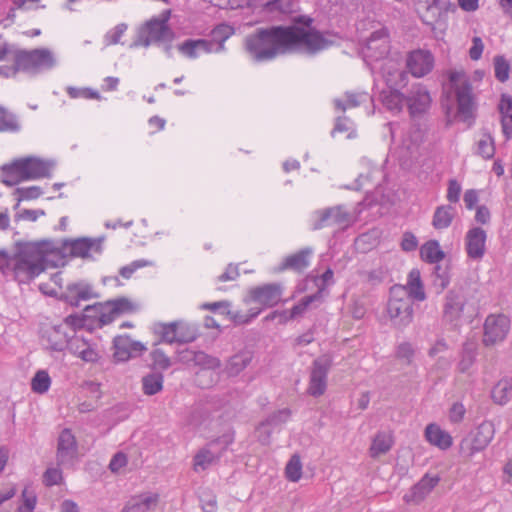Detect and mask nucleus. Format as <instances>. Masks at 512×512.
<instances>
[{"label": "nucleus", "mask_w": 512, "mask_h": 512, "mask_svg": "<svg viewBox=\"0 0 512 512\" xmlns=\"http://www.w3.org/2000/svg\"><path fill=\"white\" fill-rule=\"evenodd\" d=\"M439 481L440 478L438 476H429L426 474L410 489L409 493L405 494V501L414 503L421 502Z\"/></svg>", "instance_id": "obj_27"}, {"label": "nucleus", "mask_w": 512, "mask_h": 512, "mask_svg": "<svg viewBox=\"0 0 512 512\" xmlns=\"http://www.w3.org/2000/svg\"><path fill=\"white\" fill-rule=\"evenodd\" d=\"M84 321L85 319L83 316L71 314L64 319L62 324H64L66 330L69 328L72 335H76V329L82 328L84 326Z\"/></svg>", "instance_id": "obj_60"}, {"label": "nucleus", "mask_w": 512, "mask_h": 512, "mask_svg": "<svg viewBox=\"0 0 512 512\" xmlns=\"http://www.w3.org/2000/svg\"><path fill=\"white\" fill-rule=\"evenodd\" d=\"M312 19L297 16L292 25L258 28L245 38V50L255 62H268L280 55L300 53L315 56L333 45V40L311 27Z\"/></svg>", "instance_id": "obj_1"}, {"label": "nucleus", "mask_w": 512, "mask_h": 512, "mask_svg": "<svg viewBox=\"0 0 512 512\" xmlns=\"http://www.w3.org/2000/svg\"><path fill=\"white\" fill-rule=\"evenodd\" d=\"M77 445L74 435L68 429H64L58 438L57 459L60 463L73 459Z\"/></svg>", "instance_id": "obj_30"}, {"label": "nucleus", "mask_w": 512, "mask_h": 512, "mask_svg": "<svg viewBox=\"0 0 512 512\" xmlns=\"http://www.w3.org/2000/svg\"><path fill=\"white\" fill-rule=\"evenodd\" d=\"M17 166V160L13 161L10 164H5L2 166V183L12 187L20 182L24 181V178H22V174L20 171L15 168Z\"/></svg>", "instance_id": "obj_40"}, {"label": "nucleus", "mask_w": 512, "mask_h": 512, "mask_svg": "<svg viewBox=\"0 0 512 512\" xmlns=\"http://www.w3.org/2000/svg\"><path fill=\"white\" fill-rule=\"evenodd\" d=\"M159 496L156 493H142L131 497L121 512H150L156 508Z\"/></svg>", "instance_id": "obj_26"}, {"label": "nucleus", "mask_w": 512, "mask_h": 512, "mask_svg": "<svg viewBox=\"0 0 512 512\" xmlns=\"http://www.w3.org/2000/svg\"><path fill=\"white\" fill-rule=\"evenodd\" d=\"M16 63L22 72L38 74L56 66L53 53L47 48L16 51Z\"/></svg>", "instance_id": "obj_5"}, {"label": "nucleus", "mask_w": 512, "mask_h": 512, "mask_svg": "<svg viewBox=\"0 0 512 512\" xmlns=\"http://www.w3.org/2000/svg\"><path fill=\"white\" fill-rule=\"evenodd\" d=\"M177 322L159 324L161 340L168 344L178 343Z\"/></svg>", "instance_id": "obj_50"}, {"label": "nucleus", "mask_w": 512, "mask_h": 512, "mask_svg": "<svg viewBox=\"0 0 512 512\" xmlns=\"http://www.w3.org/2000/svg\"><path fill=\"white\" fill-rule=\"evenodd\" d=\"M62 480V472L58 468H48L43 474V483L47 487L58 485Z\"/></svg>", "instance_id": "obj_61"}, {"label": "nucleus", "mask_w": 512, "mask_h": 512, "mask_svg": "<svg viewBox=\"0 0 512 512\" xmlns=\"http://www.w3.org/2000/svg\"><path fill=\"white\" fill-rule=\"evenodd\" d=\"M43 215H45V212L42 209H37V210L22 209V210L17 211V213L14 216V220L15 221L27 220V221L35 222L40 216H43Z\"/></svg>", "instance_id": "obj_59"}, {"label": "nucleus", "mask_w": 512, "mask_h": 512, "mask_svg": "<svg viewBox=\"0 0 512 512\" xmlns=\"http://www.w3.org/2000/svg\"><path fill=\"white\" fill-rule=\"evenodd\" d=\"M290 410L288 408L281 409L277 412L272 413L269 415L264 422L261 423L262 426L264 425H270V426H279L285 422L290 417Z\"/></svg>", "instance_id": "obj_56"}, {"label": "nucleus", "mask_w": 512, "mask_h": 512, "mask_svg": "<svg viewBox=\"0 0 512 512\" xmlns=\"http://www.w3.org/2000/svg\"><path fill=\"white\" fill-rule=\"evenodd\" d=\"M114 358L117 361H127L141 356L146 347L139 341L132 340L128 335L116 336L113 340Z\"/></svg>", "instance_id": "obj_19"}, {"label": "nucleus", "mask_w": 512, "mask_h": 512, "mask_svg": "<svg viewBox=\"0 0 512 512\" xmlns=\"http://www.w3.org/2000/svg\"><path fill=\"white\" fill-rule=\"evenodd\" d=\"M198 54L200 53H219L224 51L225 47L221 44H215L210 39H194Z\"/></svg>", "instance_id": "obj_53"}, {"label": "nucleus", "mask_w": 512, "mask_h": 512, "mask_svg": "<svg viewBox=\"0 0 512 512\" xmlns=\"http://www.w3.org/2000/svg\"><path fill=\"white\" fill-rule=\"evenodd\" d=\"M89 343L90 341L82 337L72 335L66 349H68L71 354L79 357L82 354V350H84Z\"/></svg>", "instance_id": "obj_57"}, {"label": "nucleus", "mask_w": 512, "mask_h": 512, "mask_svg": "<svg viewBox=\"0 0 512 512\" xmlns=\"http://www.w3.org/2000/svg\"><path fill=\"white\" fill-rule=\"evenodd\" d=\"M422 259L427 263H439L444 257L445 253L441 250L439 243L436 240H431L425 243L420 250Z\"/></svg>", "instance_id": "obj_38"}, {"label": "nucleus", "mask_w": 512, "mask_h": 512, "mask_svg": "<svg viewBox=\"0 0 512 512\" xmlns=\"http://www.w3.org/2000/svg\"><path fill=\"white\" fill-rule=\"evenodd\" d=\"M389 50L388 33L385 29H379L370 35L363 53L365 58L378 61L386 57Z\"/></svg>", "instance_id": "obj_18"}, {"label": "nucleus", "mask_w": 512, "mask_h": 512, "mask_svg": "<svg viewBox=\"0 0 512 512\" xmlns=\"http://www.w3.org/2000/svg\"><path fill=\"white\" fill-rule=\"evenodd\" d=\"M427 441L441 450H446L452 445L451 435L442 430L437 424H429L425 429Z\"/></svg>", "instance_id": "obj_31"}, {"label": "nucleus", "mask_w": 512, "mask_h": 512, "mask_svg": "<svg viewBox=\"0 0 512 512\" xmlns=\"http://www.w3.org/2000/svg\"><path fill=\"white\" fill-rule=\"evenodd\" d=\"M13 194L17 196V202L13 208L18 210L21 201L37 199L43 194V191L39 186L18 187Z\"/></svg>", "instance_id": "obj_43"}, {"label": "nucleus", "mask_w": 512, "mask_h": 512, "mask_svg": "<svg viewBox=\"0 0 512 512\" xmlns=\"http://www.w3.org/2000/svg\"><path fill=\"white\" fill-rule=\"evenodd\" d=\"M456 215V210L451 205H441L438 206L433 214L432 225L437 230H443L448 228L454 217Z\"/></svg>", "instance_id": "obj_32"}, {"label": "nucleus", "mask_w": 512, "mask_h": 512, "mask_svg": "<svg viewBox=\"0 0 512 512\" xmlns=\"http://www.w3.org/2000/svg\"><path fill=\"white\" fill-rule=\"evenodd\" d=\"M126 30L127 25L125 23H120L117 26H115L114 29L109 31L105 36L107 43L118 44Z\"/></svg>", "instance_id": "obj_63"}, {"label": "nucleus", "mask_w": 512, "mask_h": 512, "mask_svg": "<svg viewBox=\"0 0 512 512\" xmlns=\"http://www.w3.org/2000/svg\"><path fill=\"white\" fill-rule=\"evenodd\" d=\"M286 478L291 482H297L302 475V463L298 455H293L285 468Z\"/></svg>", "instance_id": "obj_47"}, {"label": "nucleus", "mask_w": 512, "mask_h": 512, "mask_svg": "<svg viewBox=\"0 0 512 512\" xmlns=\"http://www.w3.org/2000/svg\"><path fill=\"white\" fill-rule=\"evenodd\" d=\"M495 147L493 139L490 135L485 134L477 142V154L485 159H490L494 156Z\"/></svg>", "instance_id": "obj_51"}, {"label": "nucleus", "mask_w": 512, "mask_h": 512, "mask_svg": "<svg viewBox=\"0 0 512 512\" xmlns=\"http://www.w3.org/2000/svg\"><path fill=\"white\" fill-rule=\"evenodd\" d=\"M281 296L282 286L278 283L265 284L250 290L252 301L265 307H273L278 304Z\"/></svg>", "instance_id": "obj_21"}, {"label": "nucleus", "mask_w": 512, "mask_h": 512, "mask_svg": "<svg viewBox=\"0 0 512 512\" xmlns=\"http://www.w3.org/2000/svg\"><path fill=\"white\" fill-rule=\"evenodd\" d=\"M72 335L65 329L64 324L53 325L44 333L48 347L53 351H63L69 345Z\"/></svg>", "instance_id": "obj_28"}, {"label": "nucleus", "mask_w": 512, "mask_h": 512, "mask_svg": "<svg viewBox=\"0 0 512 512\" xmlns=\"http://www.w3.org/2000/svg\"><path fill=\"white\" fill-rule=\"evenodd\" d=\"M152 265H153L152 261L145 260V259H138V260L131 262L129 265L121 267L119 270V274L123 278L129 279L136 270L143 268V267L152 266Z\"/></svg>", "instance_id": "obj_55"}, {"label": "nucleus", "mask_w": 512, "mask_h": 512, "mask_svg": "<svg viewBox=\"0 0 512 512\" xmlns=\"http://www.w3.org/2000/svg\"><path fill=\"white\" fill-rule=\"evenodd\" d=\"M431 96L425 86L416 84L411 87L405 98L411 116H421L428 111L431 105Z\"/></svg>", "instance_id": "obj_16"}, {"label": "nucleus", "mask_w": 512, "mask_h": 512, "mask_svg": "<svg viewBox=\"0 0 512 512\" xmlns=\"http://www.w3.org/2000/svg\"><path fill=\"white\" fill-rule=\"evenodd\" d=\"M97 312L100 326L112 323L118 316L135 311V305L126 297L109 300L104 304L98 303L92 307Z\"/></svg>", "instance_id": "obj_10"}, {"label": "nucleus", "mask_w": 512, "mask_h": 512, "mask_svg": "<svg viewBox=\"0 0 512 512\" xmlns=\"http://www.w3.org/2000/svg\"><path fill=\"white\" fill-rule=\"evenodd\" d=\"M393 445V439L389 434L384 432H378L373 438L371 447H370V456L372 458H377L380 455L387 453Z\"/></svg>", "instance_id": "obj_37"}, {"label": "nucleus", "mask_w": 512, "mask_h": 512, "mask_svg": "<svg viewBox=\"0 0 512 512\" xmlns=\"http://www.w3.org/2000/svg\"><path fill=\"white\" fill-rule=\"evenodd\" d=\"M193 364L205 369H218L221 367V362L218 358L210 356L203 351H196Z\"/></svg>", "instance_id": "obj_49"}, {"label": "nucleus", "mask_w": 512, "mask_h": 512, "mask_svg": "<svg viewBox=\"0 0 512 512\" xmlns=\"http://www.w3.org/2000/svg\"><path fill=\"white\" fill-rule=\"evenodd\" d=\"M450 5V0H417V12L424 23L433 24Z\"/></svg>", "instance_id": "obj_22"}, {"label": "nucleus", "mask_w": 512, "mask_h": 512, "mask_svg": "<svg viewBox=\"0 0 512 512\" xmlns=\"http://www.w3.org/2000/svg\"><path fill=\"white\" fill-rule=\"evenodd\" d=\"M17 168L24 180H35L51 177L52 163L36 157L17 159Z\"/></svg>", "instance_id": "obj_13"}, {"label": "nucleus", "mask_w": 512, "mask_h": 512, "mask_svg": "<svg viewBox=\"0 0 512 512\" xmlns=\"http://www.w3.org/2000/svg\"><path fill=\"white\" fill-rule=\"evenodd\" d=\"M104 237L98 238H77L71 240H65L63 242L61 252L64 256L89 258L90 253L94 252L97 254L102 253V244Z\"/></svg>", "instance_id": "obj_11"}, {"label": "nucleus", "mask_w": 512, "mask_h": 512, "mask_svg": "<svg viewBox=\"0 0 512 512\" xmlns=\"http://www.w3.org/2000/svg\"><path fill=\"white\" fill-rule=\"evenodd\" d=\"M56 250L49 240L39 242H17L12 254L0 249V271L12 273L14 280L27 284L45 271L48 255Z\"/></svg>", "instance_id": "obj_2"}, {"label": "nucleus", "mask_w": 512, "mask_h": 512, "mask_svg": "<svg viewBox=\"0 0 512 512\" xmlns=\"http://www.w3.org/2000/svg\"><path fill=\"white\" fill-rule=\"evenodd\" d=\"M21 130L19 117L0 105V133H18Z\"/></svg>", "instance_id": "obj_36"}, {"label": "nucleus", "mask_w": 512, "mask_h": 512, "mask_svg": "<svg viewBox=\"0 0 512 512\" xmlns=\"http://www.w3.org/2000/svg\"><path fill=\"white\" fill-rule=\"evenodd\" d=\"M349 212L344 205H336L316 210L311 216V229L316 231L326 227H344L349 223Z\"/></svg>", "instance_id": "obj_8"}, {"label": "nucleus", "mask_w": 512, "mask_h": 512, "mask_svg": "<svg viewBox=\"0 0 512 512\" xmlns=\"http://www.w3.org/2000/svg\"><path fill=\"white\" fill-rule=\"evenodd\" d=\"M312 254L313 249L305 247L294 254L288 255L284 258L278 270H291L297 273H302L309 267Z\"/></svg>", "instance_id": "obj_25"}, {"label": "nucleus", "mask_w": 512, "mask_h": 512, "mask_svg": "<svg viewBox=\"0 0 512 512\" xmlns=\"http://www.w3.org/2000/svg\"><path fill=\"white\" fill-rule=\"evenodd\" d=\"M495 78L504 83L509 79L510 64L503 55H496L493 59Z\"/></svg>", "instance_id": "obj_45"}, {"label": "nucleus", "mask_w": 512, "mask_h": 512, "mask_svg": "<svg viewBox=\"0 0 512 512\" xmlns=\"http://www.w3.org/2000/svg\"><path fill=\"white\" fill-rule=\"evenodd\" d=\"M332 367V358L322 355L312 362L307 392L313 397L322 396L327 389V377Z\"/></svg>", "instance_id": "obj_9"}, {"label": "nucleus", "mask_w": 512, "mask_h": 512, "mask_svg": "<svg viewBox=\"0 0 512 512\" xmlns=\"http://www.w3.org/2000/svg\"><path fill=\"white\" fill-rule=\"evenodd\" d=\"M426 294L420 272L412 269L408 274L406 285L396 284L390 288L386 313L390 325L398 330L408 327L414 318L413 301H424Z\"/></svg>", "instance_id": "obj_3"}, {"label": "nucleus", "mask_w": 512, "mask_h": 512, "mask_svg": "<svg viewBox=\"0 0 512 512\" xmlns=\"http://www.w3.org/2000/svg\"><path fill=\"white\" fill-rule=\"evenodd\" d=\"M51 385V378L45 370H39L35 373L31 381V388L35 393H46Z\"/></svg>", "instance_id": "obj_44"}, {"label": "nucleus", "mask_w": 512, "mask_h": 512, "mask_svg": "<svg viewBox=\"0 0 512 512\" xmlns=\"http://www.w3.org/2000/svg\"><path fill=\"white\" fill-rule=\"evenodd\" d=\"M177 322L178 332V343H191L195 341L199 336L198 326L194 323H188L184 321Z\"/></svg>", "instance_id": "obj_39"}, {"label": "nucleus", "mask_w": 512, "mask_h": 512, "mask_svg": "<svg viewBox=\"0 0 512 512\" xmlns=\"http://www.w3.org/2000/svg\"><path fill=\"white\" fill-rule=\"evenodd\" d=\"M94 297H97V294L93 292L89 284L76 282L67 285L66 290L61 293L60 299L72 307H77L80 301H87Z\"/></svg>", "instance_id": "obj_23"}, {"label": "nucleus", "mask_w": 512, "mask_h": 512, "mask_svg": "<svg viewBox=\"0 0 512 512\" xmlns=\"http://www.w3.org/2000/svg\"><path fill=\"white\" fill-rule=\"evenodd\" d=\"M220 9H238L245 5L253 8H263L267 12L291 13L294 10L292 0H210Z\"/></svg>", "instance_id": "obj_6"}, {"label": "nucleus", "mask_w": 512, "mask_h": 512, "mask_svg": "<svg viewBox=\"0 0 512 512\" xmlns=\"http://www.w3.org/2000/svg\"><path fill=\"white\" fill-rule=\"evenodd\" d=\"M333 102L335 108L342 112L369 103L372 109L368 111V115H372L374 113V99L369 93L364 91H347L344 93L342 98H336Z\"/></svg>", "instance_id": "obj_24"}, {"label": "nucleus", "mask_w": 512, "mask_h": 512, "mask_svg": "<svg viewBox=\"0 0 512 512\" xmlns=\"http://www.w3.org/2000/svg\"><path fill=\"white\" fill-rule=\"evenodd\" d=\"M142 387L146 395H155L163 388V375L161 373H151L144 376Z\"/></svg>", "instance_id": "obj_41"}, {"label": "nucleus", "mask_w": 512, "mask_h": 512, "mask_svg": "<svg viewBox=\"0 0 512 512\" xmlns=\"http://www.w3.org/2000/svg\"><path fill=\"white\" fill-rule=\"evenodd\" d=\"M435 267L432 272L433 285L439 288L440 291L444 290L450 283V276L448 267H442L438 263H435Z\"/></svg>", "instance_id": "obj_46"}, {"label": "nucleus", "mask_w": 512, "mask_h": 512, "mask_svg": "<svg viewBox=\"0 0 512 512\" xmlns=\"http://www.w3.org/2000/svg\"><path fill=\"white\" fill-rule=\"evenodd\" d=\"M499 112L502 118H512V97L508 95H502L499 103Z\"/></svg>", "instance_id": "obj_64"}, {"label": "nucleus", "mask_w": 512, "mask_h": 512, "mask_svg": "<svg viewBox=\"0 0 512 512\" xmlns=\"http://www.w3.org/2000/svg\"><path fill=\"white\" fill-rule=\"evenodd\" d=\"M151 359L154 367L166 370L171 366L170 358L160 349L151 352Z\"/></svg>", "instance_id": "obj_58"}, {"label": "nucleus", "mask_w": 512, "mask_h": 512, "mask_svg": "<svg viewBox=\"0 0 512 512\" xmlns=\"http://www.w3.org/2000/svg\"><path fill=\"white\" fill-rule=\"evenodd\" d=\"M173 38L174 32L169 25L152 18L139 29L137 38L130 47H148L152 42H171Z\"/></svg>", "instance_id": "obj_7"}, {"label": "nucleus", "mask_w": 512, "mask_h": 512, "mask_svg": "<svg viewBox=\"0 0 512 512\" xmlns=\"http://www.w3.org/2000/svg\"><path fill=\"white\" fill-rule=\"evenodd\" d=\"M415 350L411 343L403 342L397 346L396 357L403 363L410 365L412 364Z\"/></svg>", "instance_id": "obj_54"}, {"label": "nucleus", "mask_w": 512, "mask_h": 512, "mask_svg": "<svg viewBox=\"0 0 512 512\" xmlns=\"http://www.w3.org/2000/svg\"><path fill=\"white\" fill-rule=\"evenodd\" d=\"M466 298L462 292L450 290L445 296L443 320L452 327H457L462 317Z\"/></svg>", "instance_id": "obj_15"}, {"label": "nucleus", "mask_w": 512, "mask_h": 512, "mask_svg": "<svg viewBox=\"0 0 512 512\" xmlns=\"http://www.w3.org/2000/svg\"><path fill=\"white\" fill-rule=\"evenodd\" d=\"M406 67L414 77H424L429 74L434 67V56L429 50H413L407 54Z\"/></svg>", "instance_id": "obj_14"}, {"label": "nucleus", "mask_w": 512, "mask_h": 512, "mask_svg": "<svg viewBox=\"0 0 512 512\" xmlns=\"http://www.w3.org/2000/svg\"><path fill=\"white\" fill-rule=\"evenodd\" d=\"M322 298V288H320L319 291L312 295L305 296L300 300V302L296 305H294L289 310V319H295L299 316H301L307 308L312 304L313 302L320 301Z\"/></svg>", "instance_id": "obj_42"}, {"label": "nucleus", "mask_w": 512, "mask_h": 512, "mask_svg": "<svg viewBox=\"0 0 512 512\" xmlns=\"http://www.w3.org/2000/svg\"><path fill=\"white\" fill-rule=\"evenodd\" d=\"M221 457V452L215 451L208 443L204 448L200 449L194 457V469L201 468L205 470L208 466L214 463Z\"/></svg>", "instance_id": "obj_35"}, {"label": "nucleus", "mask_w": 512, "mask_h": 512, "mask_svg": "<svg viewBox=\"0 0 512 512\" xmlns=\"http://www.w3.org/2000/svg\"><path fill=\"white\" fill-rule=\"evenodd\" d=\"M449 83L456 96L457 117L461 121L470 122L475 117V103L471 83L465 74L460 71L449 73Z\"/></svg>", "instance_id": "obj_4"}, {"label": "nucleus", "mask_w": 512, "mask_h": 512, "mask_svg": "<svg viewBox=\"0 0 512 512\" xmlns=\"http://www.w3.org/2000/svg\"><path fill=\"white\" fill-rule=\"evenodd\" d=\"M461 185L456 179H450L448 182V189L446 198L450 203H457L460 199Z\"/></svg>", "instance_id": "obj_62"}, {"label": "nucleus", "mask_w": 512, "mask_h": 512, "mask_svg": "<svg viewBox=\"0 0 512 512\" xmlns=\"http://www.w3.org/2000/svg\"><path fill=\"white\" fill-rule=\"evenodd\" d=\"M386 82L388 89L381 92V102L387 110L398 113L403 108L406 96L394 87L397 85L396 82L393 84L391 79H387Z\"/></svg>", "instance_id": "obj_29"}, {"label": "nucleus", "mask_w": 512, "mask_h": 512, "mask_svg": "<svg viewBox=\"0 0 512 512\" xmlns=\"http://www.w3.org/2000/svg\"><path fill=\"white\" fill-rule=\"evenodd\" d=\"M234 34V29L228 24L217 25L210 35V40L215 44H221L224 47L225 41Z\"/></svg>", "instance_id": "obj_48"}, {"label": "nucleus", "mask_w": 512, "mask_h": 512, "mask_svg": "<svg viewBox=\"0 0 512 512\" xmlns=\"http://www.w3.org/2000/svg\"><path fill=\"white\" fill-rule=\"evenodd\" d=\"M510 328V320L504 314H491L487 316L484 323L483 344L492 346L502 342Z\"/></svg>", "instance_id": "obj_12"}, {"label": "nucleus", "mask_w": 512, "mask_h": 512, "mask_svg": "<svg viewBox=\"0 0 512 512\" xmlns=\"http://www.w3.org/2000/svg\"><path fill=\"white\" fill-rule=\"evenodd\" d=\"M234 431H228L218 438L209 442L210 447H213L215 451L221 452V455L228 449L229 445L234 442Z\"/></svg>", "instance_id": "obj_52"}, {"label": "nucleus", "mask_w": 512, "mask_h": 512, "mask_svg": "<svg viewBox=\"0 0 512 512\" xmlns=\"http://www.w3.org/2000/svg\"><path fill=\"white\" fill-rule=\"evenodd\" d=\"M491 397L499 405H505L512 399V379H501L492 389Z\"/></svg>", "instance_id": "obj_34"}, {"label": "nucleus", "mask_w": 512, "mask_h": 512, "mask_svg": "<svg viewBox=\"0 0 512 512\" xmlns=\"http://www.w3.org/2000/svg\"><path fill=\"white\" fill-rule=\"evenodd\" d=\"M487 233L481 227H471L466 232L464 243L468 258L481 260L486 252Z\"/></svg>", "instance_id": "obj_17"}, {"label": "nucleus", "mask_w": 512, "mask_h": 512, "mask_svg": "<svg viewBox=\"0 0 512 512\" xmlns=\"http://www.w3.org/2000/svg\"><path fill=\"white\" fill-rule=\"evenodd\" d=\"M495 434L494 424L491 421H483L471 434V440L462 441V447L469 444L470 454L483 450L493 439Z\"/></svg>", "instance_id": "obj_20"}, {"label": "nucleus", "mask_w": 512, "mask_h": 512, "mask_svg": "<svg viewBox=\"0 0 512 512\" xmlns=\"http://www.w3.org/2000/svg\"><path fill=\"white\" fill-rule=\"evenodd\" d=\"M253 354L250 351H241L228 360L226 371L230 376H236L242 372L252 361Z\"/></svg>", "instance_id": "obj_33"}]
</instances>
